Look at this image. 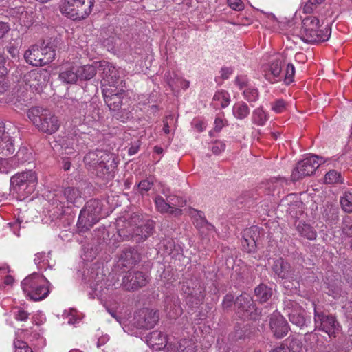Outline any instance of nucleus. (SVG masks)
Returning a JSON list of instances; mask_svg holds the SVG:
<instances>
[{"label": "nucleus", "mask_w": 352, "mask_h": 352, "mask_svg": "<svg viewBox=\"0 0 352 352\" xmlns=\"http://www.w3.org/2000/svg\"><path fill=\"white\" fill-rule=\"evenodd\" d=\"M84 162L87 168L104 183L114 177L117 164L113 153L103 150L89 151L84 157Z\"/></svg>", "instance_id": "f257e3e1"}, {"label": "nucleus", "mask_w": 352, "mask_h": 352, "mask_svg": "<svg viewBox=\"0 0 352 352\" xmlns=\"http://www.w3.org/2000/svg\"><path fill=\"white\" fill-rule=\"evenodd\" d=\"M28 116L38 131L48 135L54 134L60 126V122L56 116L39 107L30 109Z\"/></svg>", "instance_id": "f03ea898"}, {"label": "nucleus", "mask_w": 352, "mask_h": 352, "mask_svg": "<svg viewBox=\"0 0 352 352\" xmlns=\"http://www.w3.org/2000/svg\"><path fill=\"white\" fill-rule=\"evenodd\" d=\"M47 279L39 274L33 273L27 276L21 282L24 294L34 301L45 299L50 293Z\"/></svg>", "instance_id": "7ed1b4c3"}, {"label": "nucleus", "mask_w": 352, "mask_h": 352, "mask_svg": "<svg viewBox=\"0 0 352 352\" xmlns=\"http://www.w3.org/2000/svg\"><path fill=\"white\" fill-rule=\"evenodd\" d=\"M94 3L95 0H62L60 12L69 19L80 21L90 14Z\"/></svg>", "instance_id": "20e7f679"}, {"label": "nucleus", "mask_w": 352, "mask_h": 352, "mask_svg": "<svg viewBox=\"0 0 352 352\" xmlns=\"http://www.w3.org/2000/svg\"><path fill=\"white\" fill-rule=\"evenodd\" d=\"M102 211V204L98 199L88 201L81 210L77 227L80 232H85L89 230L100 219Z\"/></svg>", "instance_id": "39448f33"}, {"label": "nucleus", "mask_w": 352, "mask_h": 352, "mask_svg": "<svg viewBox=\"0 0 352 352\" xmlns=\"http://www.w3.org/2000/svg\"><path fill=\"white\" fill-rule=\"evenodd\" d=\"M319 19L314 16H309L302 21L300 38L305 43L323 42L329 39L330 30L326 29V33L319 30Z\"/></svg>", "instance_id": "423d86ee"}, {"label": "nucleus", "mask_w": 352, "mask_h": 352, "mask_svg": "<svg viewBox=\"0 0 352 352\" xmlns=\"http://www.w3.org/2000/svg\"><path fill=\"white\" fill-rule=\"evenodd\" d=\"M55 49L48 43L44 45H34L25 52L24 58L27 63L33 66H41L51 63L55 57Z\"/></svg>", "instance_id": "0eeeda50"}, {"label": "nucleus", "mask_w": 352, "mask_h": 352, "mask_svg": "<svg viewBox=\"0 0 352 352\" xmlns=\"http://www.w3.org/2000/svg\"><path fill=\"white\" fill-rule=\"evenodd\" d=\"M182 290L186 304L191 307L201 305L206 296L204 285L197 278H190L184 281Z\"/></svg>", "instance_id": "6e6552de"}, {"label": "nucleus", "mask_w": 352, "mask_h": 352, "mask_svg": "<svg viewBox=\"0 0 352 352\" xmlns=\"http://www.w3.org/2000/svg\"><path fill=\"white\" fill-rule=\"evenodd\" d=\"M37 183V175L32 170L18 173L10 178V185L13 190L26 196L34 192Z\"/></svg>", "instance_id": "1a4fd4ad"}, {"label": "nucleus", "mask_w": 352, "mask_h": 352, "mask_svg": "<svg viewBox=\"0 0 352 352\" xmlns=\"http://www.w3.org/2000/svg\"><path fill=\"white\" fill-rule=\"evenodd\" d=\"M319 160L317 155H311L300 161L292 171V180L296 182L305 177L311 175L322 164Z\"/></svg>", "instance_id": "9d476101"}, {"label": "nucleus", "mask_w": 352, "mask_h": 352, "mask_svg": "<svg viewBox=\"0 0 352 352\" xmlns=\"http://www.w3.org/2000/svg\"><path fill=\"white\" fill-rule=\"evenodd\" d=\"M234 305L238 314H241L244 319L256 320L258 319L261 312L255 307L252 298L246 294L239 296Z\"/></svg>", "instance_id": "9b49d317"}, {"label": "nucleus", "mask_w": 352, "mask_h": 352, "mask_svg": "<svg viewBox=\"0 0 352 352\" xmlns=\"http://www.w3.org/2000/svg\"><path fill=\"white\" fill-rule=\"evenodd\" d=\"M125 85H121L120 87L111 85L102 88L104 102L111 111L119 110L121 107L125 94Z\"/></svg>", "instance_id": "f8f14e48"}, {"label": "nucleus", "mask_w": 352, "mask_h": 352, "mask_svg": "<svg viewBox=\"0 0 352 352\" xmlns=\"http://www.w3.org/2000/svg\"><path fill=\"white\" fill-rule=\"evenodd\" d=\"M313 305L314 307V322L316 328L324 331L329 336L334 335L338 326L336 318L332 315L325 314L316 307L314 302H313Z\"/></svg>", "instance_id": "ddd939ff"}, {"label": "nucleus", "mask_w": 352, "mask_h": 352, "mask_svg": "<svg viewBox=\"0 0 352 352\" xmlns=\"http://www.w3.org/2000/svg\"><path fill=\"white\" fill-rule=\"evenodd\" d=\"M272 270L274 276L282 280H295L300 278L299 272H296L291 265L283 258L274 260Z\"/></svg>", "instance_id": "4468645a"}, {"label": "nucleus", "mask_w": 352, "mask_h": 352, "mask_svg": "<svg viewBox=\"0 0 352 352\" xmlns=\"http://www.w3.org/2000/svg\"><path fill=\"white\" fill-rule=\"evenodd\" d=\"M100 67L102 68L103 76L102 85L104 86H116L120 87L121 85H125V82L120 76V71L111 63L106 61L100 63Z\"/></svg>", "instance_id": "2eb2a0df"}, {"label": "nucleus", "mask_w": 352, "mask_h": 352, "mask_svg": "<svg viewBox=\"0 0 352 352\" xmlns=\"http://www.w3.org/2000/svg\"><path fill=\"white\" fill-rule=\"evenodd\" d=\"M31 153L25 147L19 149L14 157L10 159L0 158V173L8 174L11 168H16L30 159Z\"/></svg>", "instance_id": "dca6fc26"}, {"label": "nucleus", "mask_w": 352, "mask_h": 352, "mask_svg": "<svg viewBox=\"0 0 352 352\" xmlns=\"http://www.w3.org/2000/svg\"><path fill=\"white\" fill-rule=\"evenodd\" d=\"M159 320L157 311L145 308L140 310L134 318V324L138 329H150L155 327Z\"/></svg>", "instance_id": "f3484780"}, {"label": "nucleus", "mask_w": 352, "mask_h": 352, "mask_svg": "<svg viewBox=\"0 0 352 352\" xmlns=\"http://www.w3.org/2000/svg\"><path fill=\"white\" fill-rule=\"evenodd\" d=\"M147 277L140 271L128 272L123 278L122 285L126 291H134L146 285Z\"/></svg>", "instance_id": "a211bd4d"}, {"label": "nucleus", "mask_w": 352, "mask_h": 352, "mask_svg": "<svg viewBox=\"0 0 352 352\" xmlns=\"http://www.w3.org/2000/svg\"><path fill=\"white\" fill-rule=\"evenodd\" d=\"M26 85L36 91L41 89L48 80V74L43 69H33L24 77Z\"/></svg>", "instance_id": "6ab92c4d"}, {"label": "nucleus", "mask_w": 352, "mask_h": 352, "mask_svg": "<svg viewBox=\"0 0 352 352\" xmlns=\"http://www.w3.org/2000/svg\"><path fill=\"white\" fill-rule=\"evenodd\" d=\"M270 326L274 336L282 338L289 331V325L285 318L278 312L273 313L270 316Z\"/></svg>", "instance_id": "aec40b11"}, {"label": "nucleus", "mask_w": 352, "mask_h": 352, "mask_svg": "<svg viewBox=\"0 0 352 352\" xmlns=\"http://www.w3.org/2000/svg\"><path fill=\"white\" fill-rule=\"evenodd\" d=\"M80 135V131L74 127L68 135L63 138L61 146L65 154L74 155L77 153L76 148Z\"/></svg>", "instance_id": "412c9836"}, {"label": "nucleus", "mask_w": 352, "mask_h": 352, "mask_svg": "<svg viewBox=\"0 0 352 352\" xmlns=\"http://www.w3.org/2000/svg\"><path fill=\"white\" fill-rule=\"evenodd\" d=\"M155 227L154 221L152 220L140 221L137 226H134L133 240L140 242L146 240L153 232Z\"/></svg>", "instance_id": "4be33fe9"}, {"label": "nucleus", "mask_w": 352, "mask_h": 352, "mask_svg": "<svg viewBox=\"0 0 352 352\" xmlns=\"http://www.w3.org/2000/svg\"><path fill=\"white\" fill-rule=\"evenodd\" d=\"M140 260V255L133 248L124 249L120 256V265L126 268H131Z\"/></svg>", "instance_id": "5701e85b"}, {"label": "nucleus", "mask_w": 352, "mask_h": 352, "mask_svg": "<svg viewBox=\"0 0 352 352\" xmlns=\"http://www.w3.org/2000/svg\"><path fill=\"white\" fill-rule=\"evenodd\" d=\"M286 183L285 178L274 177L262 184L260 188L267 195H278Z\"/></svg>", "instance_id": "b1692460"}, {"label": "nucleus", "mask_w": 352, "mask_h": 352, "mask_svg": "<svg viewBox=\"0 0 352 352\" xmlns=\"http://www.w3.org/2000/svg\"><path fill=\"white\" fill-rule=\"evenodd\" d=\"M165 310L167 316L170 318L175 319L182 315L183 310L180 305L179 299L177 296H167L165 300Z\"/></svg>", "instance_id": "393cba45"}, {"label": "nucleus", "mask_w": 352, "mask_h": 352, "mask_svg": "<svg viewBox=\"0 0 352 352\" xmlns=\"http://www.w3.org/2000/svg\"><path fill=\"white\" fill-rule=\"evenodd\" d=\"M148 344L155 350H161L165 348L169 349L168 339L162 332L154 331L147 336Z\"/></svg>", "instance_id": "a878e982"}, {"label": "nucleus", "mask_w": 352, "mask_h": 352, "mask_svg": "<svg viewBox=\"0 0 352 352\" xmlns=\"http://www.w3.org/2000/svg\"><path fill=\"white\" fill-rule=\"evenodd\" d=\"M283 57L278 56L274 58L271 63L269 67V73L266 74V78L272 83H275L282 78L280 73L282 72V66L283 63Z\"/></svg>", "instance_id": "bb28decb"}, {"label": "nucleus", "mask_w": 352, "mask_h": 352, "mask_svg": "<svg viewBox=\"0 0 352 352\" xmlns=\"http://www.w3.org/2000/svg\"><path fill=\"white\" fill-rule=\"evenodd\" d=\"M155 207L158 212L161 213H168L175 217L179 216L182 213V210L179 208L171 206L167 203L162 196H157L155 199Z\"/></svg>", "instance_id": "cd10ccee"}, {"label": "nucleus", "mask_w": 352, "mask_h": 352, "mask_svg": "<svg viewBox=\"0 0 352 352\" xmlns=\"http://www.w3.org/2000/svg\"><path fill=\"white\" fill-rule=\"evenodd\" d=\"M136 217H133L131 218V222H126L122 226V227L119 226L118 228V234L119 235V237L122 241H129V240H133V228H134V226L133 225V223L135 222Z\"/></svg>", "instance_id": "c85d7f7f"}, {"label": "nucleus", "mask_w": 352, "mask_h": 352, "mask_svg": "<svg viewBox=\"0 0 352 352\" xmlns=\"http://www.w3.org/2000/svg\"><path fill=\"white\" fill-rule=\"evenodd\" d=\"M0 138V155L4 157L12 155L15 151L12 138L8 135Z\"/></svg>", "instance_id": "c756f323"}, {"label": "nucleus", "mask_w": 352, "mask_h": 352, "mask_svg": "<svg viewBox=\"0 0 352 352\" xmlns=\"http://www.w3.org/2000/svg\"><path fill=\"white\" fill-rule=\"evenodd\" d=\"M78 65L72 66L61 72L59 78L65 83H75L78 80Z\"/></svg>", "instance_id": "7c9ffc66"}, {"label": "nucleus", "mask_w": 352, "mask_h": 352, "mask_svg": "<svg viewBox=\"0 0 352 352\" xmlns=\"http://www.w3.org/2000/svg\"><path fill=\"white\" fill-rule=\"evenodd\" d=\"M299 234L308 240H315L317 237V232L309 224L300 222L296 227Z\"/></svg>", "instance_id": "2f4dec72"}, {"label": "nucleus", "mask_w": 352, "mask_h": 352, "mask_svg": "<svg viewBox=\"0 0 352 352\" xmlns=\"http://www.w3.org/2000/svg\"><path fill=\"white\" fill-rule=\"evenodd\" d=\"M324 181L327 184L338 185L344 184V179L341 172L332 169L325 174Z\"/></svg>", "instance_id": "473e14b6"}, {"label": "nucleus", "mask_w": 352, "mask_h": 352, "mask_svg": "<svg viewBox=\"0 0 352 352\" xmlns=\"http://www.w3.org/2000/svg\"><path fill=\"white\" fill-rule=\"evenodd\" d=\"M254 293L260 302H265L272 297V289L266 285L261 284L255 288Z\"/></svg>", "instance_id": "72a5a7b5"}, {"label": "nucleus", "mask_w": 352, "mask_h": 352, "mask_svg": "<svg viewBox=\"0 0 352 352\" xmlns=\"http://www.w3.org/2000/svg\"><path fill=\"white\" fill-rule=\"evenodd\" d=\"M250 109L244 102H239L234 104L232 107L233 116L239 120H243L248 116Z\"/></svg>", "instance_id": "f704fd0d"}, {"label": "nucleus", "mask_w": 352, "mask_h": 352, "mask_svg": "<svg viewBox=\"0 0 352 352\" xmlns=\"http://www.w3.org/2000/svg\"><path fill=\"white\" fill-rule=\"evenodd\" d=\"M78 77L80 80H89L96 74V68L91 65L78 66Z\"/></svg>", "instance_id": "c9c22d12"}, {"label": "nucleus", "mask_w": 352, "mask_h": 352, "mask_svg": "<svg viewBox=\"0 0 352 352\" xmlns=\"http://www.w3.org/2000/svg\"><path fill=\"white\" fill-rule=\"evenodd\" d=\"M305 311L300 308L288 312V316L292 323L302 328L305 325V318L304 316Z\"/></svg>", "instance_id": "e433bc0d"}, {"label": "nucleus", "mask_w": 352, "mask_h": 352, "mask_svg": "<svg viewBox=\"0 0 352 352\" xmlns=\"http://www.w3.org/2000/svg\"><path fill=\"white\" fill-rule=\"evenodd\" d=\"M267 120L268 117L262 108L259 107L253 111L252 120L254 124L263 126Z\"/></svg>", "instance_id": "4c0bfd02"}, {"label": "nucleus", "mask_w": 352, "mask_h": 352, "mask_svg": "<svg viewBox=\"0 0 352 352\" xmlns=\"http://www.w3.org/2000/svg\"><path fill=\"white\" fill-rule=\"evenodd\" d=\"M64 196L68 202L74 204L78 199L81 197V192L75 187H67L64 189Z\"/></svg>", "instance_id": "58836bf2"}, {"label": "nucleus", "mask_w": 352, "mask_h": 352, "mask_svg": "<svg viewBox=\"0 0 352 352\" xmlns=\"http://www.w3.org/2000/svg\"><path fill=\"white\" fill-rule=\"evenodd\" d=\"M213 100L220 102V105L222 108L227 107L230 102V96L228 91L221 90L217 91L213 96Z\"/></svg>", "instance_id": "ea45409f"}, {"label": "nucleus", "mask_w": 352, "mask_h": 352, "mask_svg": "<svg viewBox=\"0 0 352 352\" xmlns=\"http://www.w3.org/2000/svg\"><path fill=\"white\" fill-rule=\"evenodd\" d=\"M327 294L329 296H332L334 299H338L342 296L344 292L342 291L340 283L328 284Z\"/></svg>", "instance_id": "a19ab883"}, {"label": "nucleus", "mask_w": 352, "mask_h": 352, "mask_svg": "<svg viewBox=\"0 0 352 352\" xmlns=\"http://www.w3.org/2000/svg\"><path fill=\"white\" fill-rule=\"evenodd\" d=\"M113 112V113L112 114V116L117 120L123 123L128 122L133 118L131 111L126 109L121 110L119 109Z\"/></svg>", "instance_id": "79ce46f5"}, {"label": "nucleus", "mask_w": 352, "mask_h": 352, "mask_svg": "<svg viewBox=\"0 0 352 352\" xmlns=\"http://www.w3.org/2000/svg\"><path fill=\"white\" fill-rule=\"evenodd\" d=\"M342 210L347 213H352V193L345 192L340 200Z\"/></svg>", "instance_id": "37998d69"}, {"label": "nucleus", "mask_w": 352, "mask_h": 352, "mask_svg": "<svg viewBox=\"0 0 352 352\" xmlns=\"http://www.w3.org/2000/svg\"><path fill=\"white\" fill-rule=\"evenodd\" d=\"M153 186V181L151 178H146L142 180L138 184V190L143 196L149 191Z\"/></svg>", "instance_id": "c03bdc74"}, {"label": "nucleus", "mask_w": 352, "mask_h": 352, "mask_svg": "<svg viewBox=\"0 0 352 352\" xmlns=\"http://www.w3.org/2000/svg\"><path fill=\"white\" fill-rule=\"evenodd\" d=\"M342 232L346 237H352V219L349 217H345L342 222Z\"/></svg>", "instance_id": "a18cd8bd"}, {"label": "nucleus", "mask_w": 352, "mask_h": 352, "mask_svg": "<svg viewBox=\"0 0 352 352\" xmlns=\"http://www.w3.org/2000/svg\"><path fill=\"white\" fill-rule=\"evenodd\" d=\"M296 345L298 348L301 349L302 347V343L298 340H293L290 346H288L285 344H281L279 346H277L274 349H273L270 352H291V349H294V346Z\"/></svg>", "instance_id": "49530a36"}, {"label": "nucleus", "mask_w": 352, "mask_h": 352, "mask_svg": "<svg viewBox=\"0 0 352 352\" xmlns=\"http://www.w3.org/2000/svg\"><path fill=\"white\" fill-rule=\"evenodd\" d=\"M295 67L293 64L288 63L285 69L284 82L285 85H289L294 81Z\"/></svg>", "instance_id": "de8ad7c7"}, {"label": "nucleus", "mask_w": 352, "mask_h": 352, "mask_svg": "<svg viewBox=\"0 0 352 352\" xmlns=\"http://www.w3.org/2000/svg\"><path fill=\"white\" fill-rule=\"evenodd\" d=\"M244 98L249 102H255L258 97V93L256 89L247 88L243 91Z\"/></svg>", "instance_id": "09e8293b"}, {"label": "nucleus", "mask_w": 352, "mask_h": 352, "mask_svg": "<svg viewBox=\"0 0 352 352\" xmlns=\"http://www.w3.org/2000/svg\"><path fill=\"white\" fill-rule=\"evenodd\" d=\"M14 345L15 346V352H33L28 344L21 340H15Z\"/></svg>", "instance_id": "8fccbe9b"}, {"label": "nucleus", "mask_w": 352, "mask_h": 352, "mask_svg": "<svg viewBox=\"0 0 352 352\" xmlns=\"http://www.w3.org/2000/svg\"><path fill=\"white\" fill-rule=\"evenodd\" d=\"M14 314L15 319L19 321H26L28 319L30 315L27 311L21 307H16Z\"/></svg>", "instance_id": "3c124183"}, {"label": "nucleus", "mask_w": 352, "mask_h": 352, "mask_svg": "<svg viewBox=\"0 0 352 352\" xmlns=\"http://www.w3.org/2000/svg\"><path fill=\"white\" fill-rule=\"evenodd\" d=\"M286 102L283 99H278L272 103V109L277 113H280L286 109Z\"/></svg>", "instance_id": "603ef678"}, {"label": "nucleus", "mask_w": 352, "mask_h": 352, "mask_svg": "<svg viewBox=\"0 0 352 352\" xmlns=\"http://www.w3.org/2000/svg\"><path fill=\"white\" fill-rule=\"evenodd\" d=\"M301 308V307L294 300L290 299H285L284 300V309L288 314L289 311L296 310Z\"/></svg>", "instance_id": "864d4df0"}, {"label": "nucleus", "mask_w": 352, "mask_h": 352, "mask_svg": "<svg viewBox=\"0 0 352 352\" xmlns=\"http://www.w3.org/2000/svg\"><path fill=\"white\" fill-rule=\"evenodd\" d=\"M242 245L246 252H254L255 250L256 242L254 239L248 240L244 238L242 241Z\"/></svg>", "instance_id": "5fc2aeb1"}, {"label": "nucleus", "mask_w": 352, "mask_h": 352, "mask_svg": "<svg viewBox=\"0 0 352 352\" xmlns=\"http://www.w3.org/2000/svg\"><path fill=\"white\" fill-rule=\"evenodd\" d=\"M234 297L232 294H226L224 296L223 302H222L223 309L224 310H228L232 306V305L234 304L235 300H234Z\"/></svg>", "instance_id": "6e6d98bb"}, {"label": "nucleus", "mask_w": 352, "mask_h": 352, "mask_svg": "<svg viewBox=\"0 0 352 352\" xmlns=\"http://www.w3.org/2000/svg\"><path fill=\"white\" fill-rule=\"evenodd\" d=\"M226 149V144L221 141H215L211 146V151L215 155H219Z\"/></svg>", "instance_id": "4d7b16f0"}, {"label": "nucleus", "mask_w": 352, "mask_h": 352, "mask_svg": "<svg viewBox=\"0 0 352 352\" xmlns=\"http://www.w3.org/2000/svg\"><path fill=\"white\" fill-rule=\"evenodd\" d=\"M228 6L234 10L241 11L244 8V4L241 0H227Z\"/></svg>", "instance_id": "13d9d810"}, {"label": "nucleus", "mask_w": 352, "mask_h": 352, "mask_svg": "<svg viewBox=\"0 0 352 352\" xmlns=\"http://www.w3.org/2000/svg\"><path fill=\"white\" fill-rule=\"evenodd\" d=\"M164 78H165V80L166 81V82L170 86V87H171L172 89H174L175 87L177 86V80L176 79L177 78V77L173 78L172 76V74L170 72H167L165 74Z\"/></svg>", "instance_id": "bf43d9fd"}, {"label": "nucleus", "mask_w": 352, "mask_h": 352, "mask_svg": "<svg viewBox=\"0 0 352 352\" xmlns=\"http://www.w3.org/2000/svg\"><path fill=\"white\" fill-rule=\"evenodd\" d=\"M214 129L216 132H219L224 126L223 120L221 118H216V119L214 120Z\"/></svg>", "instance_id": "052dcab7"}, {"label": "nucleus", "mask_w": 352, "mask_h": 352, "mask_svg": "<svg viewBox=\"0 0 352 352\" xmlns=\"http://www.w3.org/2000/svg\"><path fill=\"white\" fill-rule=\"evenodd\" d=\"M9 25L4 22L0 21V39L9 31Z\"/></svg>", "instance_id": "680f3d73"}, {"label": "nucleus", "mask_w": 352, "mask_h": 352, "mask_svg": "<svg viewBox=\"0 0 352 352\" xmlns=\"http://www.w3.org/2000/svg\"><path fill=\"white\" fill-rule=\"evenodd\" d=\"M177 86L175 87V89L179 87H182L184 89L188 88L190 82L184 79L177 78Z\"/></svg>", "instance_id": "e2e57ef3"}, {"label": "nucleus", "mask_w": 352, "mask_h": 352, "mask_svg": "<svg viewBox=\"0 0 352 352\" xmlns=\"http://www.w3.org/2000/svg\"><path fill=\"white\" fill-rule=\"evenodd\" d=\"M317 8V6L311 4L309 1L306 2L303 7V11L305 13H311Z\"/></svg>", "instance_id": "0e129e2a"}, {"label": "nucleus", "mask_w": 352, "mask_h": 352, "mask_svg": "<svg viewBox=\"0 0 352 352\" xmlns=\"http://www.w3.org/2000/svg\"><path fill=\"white\" fill-rule=\"evenodd\" d=\"M45 257V255L44 253H37L35 254L34 261L35 264L38 266V267H40V264L43 261H44Z\"/></svg>", "instance_id": "69168bd1"}, {"label": "nucleus", "mask_w": 352, "mask_h": 352, "mask_svg": "<svg viewBox=\"0 0 352 352\" xmlns=\"http://www.w3.org/2000/svg\"><path fill=\"white\" fill-rule=\"evenodd\" d=\"M235 83L239 87L240 89L247 86V81L245 80V79L239 76L236 78Z\"/></svg>", "instance_id": "338daca9"}, {"label": "nucleus", "mask_w": 352, "mask_h": 352, "mask_svg": "<svg viewBox=\"0 0 352 352\" xmlns=\"http://www.w3.org/2000/svg\"><path fill=\"white\" fill-rule=\"evenodd\" d=\"M140 148V142L138 141L137 142H135L134 144H133L129 148L128 153L130 155H133L136 154L139 150Z\"/></svg>", "instance_id": "774afa93"}]
</instances>
